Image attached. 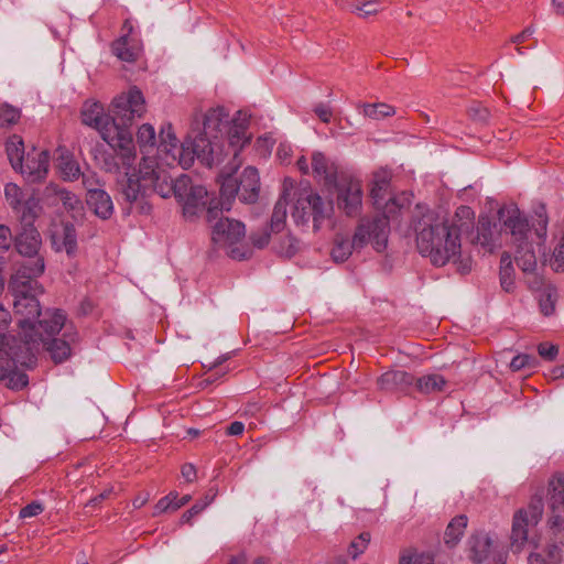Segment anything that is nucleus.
I'll return each instance as SVG.
<instances>
[{
	"instance_id": "obj_1",
	"label": "nucleus",
	"mask_w": 564,
	"mask_h": 564,
	"mask_svg": "<svg viewBox=\"0 0 564 564\" xmlns=\"http://www.w3.org/2000/svg\"><path fill=\"white\" fill-rule=\"evenodd\" d=\"M475 213L459 206L451 221L440 220L431 210L414 219L416 247L433 264L442 267L460 252V235L474 228Z\"/></svg>"
},
{
	"instance_id": "obj_2",
	"label": "nucleus",
	"mask_w": 564,
	"mask_h": 564,
	"mask_svg": "<svg viewBox=\"0 0 564 564\" xmlns=\"http://www.w3.org/2000/svg\"><path fill=\"white\" fill-rule=\"evenodd\" d=\"M187 175L182 174L173 178L166 171L159 169L153 159H143L137 172H126L118 180V191L122 199L128 204V213L135 210L139 214L148 215L151 212V204L148 197L156 193L163 198L183 195L186 192Z\"/></svg>"
},
{
	"instance_id": "obj_3",
	"label": "nucleus",
	"mask_w": 564,
	"mask_h": 564,
	"mask_svg": "<svg viewBox=\"0 0 564 564\" xmlns=\"http://www.w3.org/2000/svg\"><path fill=\"white\" fill-rule=\"evenodd\" d=\"M111 122L101 130V138L115 150L121 163H108L109 172H118L120 167H130L135 158V149L131 124L141 118L145 111V100L142 91L133 86L113 98L111 102Z\"/></svg>"
},
{
	"instance_id": "obj_4",
	"label": "nucleus",
	"mask_w": 564,
	"mask_h": 564,
	"mask_svg": "<svg viewBox=\"0 0 564 564\" xmlns=\"http://www.w3.org/2000/svg\"><path fill=\"white\" fill-rule=\"evenodd\" d=\"M194 132L191 129L185 141L178 144L172 124L163 126L160 131V159L166 165H181L184 170L193 165L195 158L208 167L220 164L219 153H216L217 144L202 135H194Z\"/></svg>"
},
{
	"instance_id": "obj_5",
	"label": "nucleus",
	"mask_w": 564,
	"mask_h": 564,
	"mask_svg": "<svg viewBox=\"0 0 564 564\" xmlns=\"http://www.w3.org/2000/svg\"><path fill=\"white\" fill-rule=\"evenodd\" d=\"M66 317L59 310L45 313L43 321L39 322L40 332L34 334L35 343H24L26 349L33 355L42 345L55 364L66 360L72 352V345L78 339V334L72 326L65 325Z\"/></svg>"
},
{
	"instance_id": "obj_6",
	"label": "nucleus",
	"mask_w": 564,
	"mask_h": 564,
	"mask_svg": "<svg viewBox=\"0 0 564 564\" xmlns=\"http://www.w3.org/2000/svg\"><path fill=\"white\" fill-rule=\"evenodd\" d=\"M499 223L511 236L516 245V262L523 272H533L536 268V256L529 241L532 235L528 219L517 205H505L498 210Z\"/></svg>"
},
{
	"instance_id": "obj_7",
	"label": "nucleus",
	"mask_w": 564,
	"mask_h": 564,
	"mask_svg": "<svg viewBox=\"0 0 564 564\" xmlns=\"http://www.w3.org/2000/svg\"><path fill=\"white\" fill-rule=\"evenodd\" d=\"M389 232L387 217L362 219L351 241L341 235L336 236L330 252L332 257L336 262H343L348 259L354 249L362 248L368 242L378 252H381L387 248Z\"/></svg>"
},
{
	"instance_id": "obj_8",
	"label": "nucleus",
	"mask_w": 564,
	"mask_h": 564,
	"mask_svg": "<svg viewBox=\"0 0 564 564\" xmlns=\"http://www.w3.org/2000/svg\"><path fill=\"white\" fill-rule=\"evenodd\" d=\"M237 170H230V164L220 173L221 209L229 210L236 196L247 204L257 202L260 192V177L256 167L248 166L239 177L232 176Z\"/></svg>"
},
{
	"instance_id": "obj_9",
	"label": "nucleus",
	"mask_w": 564,
	"mask_h": 564,
	"mask_svg": "<svg viewBox=\"0 0 564 564\" xmlns=\"http://www.w3.org/2000/svg\"><path fill=\"white\" fill-rule=\"evenodd\" d=\"M333 213V204L324 200L312 189H300L292 210V218L297 225H306L312 219L313 227L318 230Z\"/></svg>"
},
{
	"instance_id": "obj_10",
	"label": "nucleus",
	"mask_w": 564,
	"mask_h": 564,
	"mask_svg": "<svg viewBox=\"0 0 564 564\" xmlns=\"http://www.w3.org/2000/svg\"><path fill=\"white\" fill-rule=\"evenodd\" d=\"M544 510L543 490L532 495L528 508L516 511L512 519L510 546L513 552H520L528 542L530 527H535L542 519Z\"/></svg>"
},
{
	"instance_id": "obj_11",
	"label": "nucleus",
	"mask_w": 564,
	"mask_h": 564,
	"mask_svg": "<svg viewBox=\"0 0 564 564\" xmlns=\"http://www.w3.org/2000/svg\"><path fill=\"white\" fill-rule=\"evenodd\" d=\"M186 187V192L177 197L186 218L192 219L205 212L207 221L212 223L223 213L221 199H209L206 188L202 185H193L189 176H187Z\"/></svg>"
},
{
	"instance_id": "obj_12",
	"label": "nucleus",
	"mask_w": 564,
	"mask_h": 564,
	"mask_svg": "<svg viewBox=\"0 0 564 564\" xmlns=\"http://www.w3.org/2000/svg\"><path fill=\"white\" fill-rule=\"evenodd\" d=\"M13 310L18 317V325L21 328L20 336L24 343H35L34 336L41 330L39 327V317L41 316L40 303L36 299L39 294H12Z\"/></svg>"
},
{
	"instance_id": "obj_13",
	"label": "nucleus",
	"mask_w": 564,
	"mask_h": 564,
	"mask_svg": "<svg viewBox=\"0 0 564 564\" xmlns=\"http://www.w3.org/2000/svg\"><path fill=\"white\" fill-rule=\"evenodd\" d=\"M31 262H17L15 269L9 281V290L12 294H42L43 288L39 278L45 271V260L36 259Z\"/></svg>"
},
{
	"instance_id": "obj_14",
	"label": "nucleus",
	"mask_w": 564,
	"mask_h": 564,
	"mask_svg": "<svg viewBox=\"0 0 564 564\" xmlns=\"http://www.w3.org/2000/svg\"><path fill=\"white\" fill-rule=\"evenodd\" d=\"M246 235L245 225L241 221L219 218L212 227V240L215 245L228 248L229 256L232 259L243 260L248 253L235 247Z\"/></svg>"
},
{
	"instance_id": "obj_15",
	"label": "nucleus",
	"mask_w": 564,
	"mask_h": 564,
	"mask_svg": "<svg viewBox=\"0 0 564 564\" xmlns=\"http://www.w3.org/2000/svg\"><path fill=\"white\" fill-rule=\"evenodd\" d=\"M4 196L21 223H34L42 212L40 199L33 193L23 192L14 183L6 185Z\"/></svg>"
},
{
	"instance_id": "obj_16",
	"label": "nucleus",
	"mask_w": 564,
	"mask_h": 564,
	"mask_svg": "<svg viewBox=\"0 0 564 564\" xmlns=\"http://www.w3.org/2000/svg\"><path fill=\"white\" fill-rule=\"evenodd\" d=\"M389 180L386 175L376 174L370 188V197L376 209L382 210V214L376 217H387L388 220L401 208L410 204L405 194L391 197L389 194ZM388 227L390 228L389 225Z\"/></svg>"
},
{
	"instance_id": "obj_17",
	"label": "nucleus",
	"mask_w": 564,
	"mask_h": 564,
	"mask_svg": "<svg viewBox=\"0 0 564 564\" xmlns=\"http://www.w3.org/2000/svg\"><path fill=\"white\" fill-rule=\"evenodd\" d=\"M248 119L235 118L232 124L229 127L227 138H220V142L224 141L223 160L225 156L231 155L229 161L230 170H238L242 164V160L239 158L240 151L245 145L249 144L251 135L248 133Z\"/></svg>"
},
{
	"instance_id": "obj_18",
	"label": "nucleus",
	"mask_w": 564,
	"mask_h": 564,
	"mask_svg": "<svg viewBox=\"0 0 564 564\" xmlns=\"http://www.w3.org/2000/svg\"><path fill=\"white\" fill-rule=\"evenodd\" d=\"M228 123V113L223 107L209 109L204 115L203 129L200 130L199 121H196L192 127L195 130L194 135H202L203 138L209 139L212 142L217 144L216 153H219L220 163L223 162L224 141L220 142L218 134Z\"/></svg>"
},
{
	"instance_id": "obj_19",
	"label": "nucleus",
	"mask_w": 564,
	"mask_h": 564,
	"mask_svg": "<svg viewBox=\"0 0 564 564\" xmlns=\"http://www.w3.org/2000/svg\"><path fill=\"white\" fill-rule=\"evenodd\" d=\"M545 502L550 509L549 524L564 529V473H555L547 481Z\"/></svg>"
},
{
	"instance_id": "obj_20",
	"label": "nucleus",
	"mask_w": 564,
	"mask_h": 564,
	"mask_svg": "<svg viewBox=\"0 0 564 564\" xmlns=\"http://www.w3.org/2000/svg\"><path fill=\"white\" fill-rule=\"evenodd\" d=\"M468 557L475 564H506V554L494 545L486 533H477L468 541Z\"/></svg>"
},
{
	"instance_id": "obj_21",
	"label": "nucleus",
	"mask_w": 564,
	"mask_h": 564,
	"mask_svg": "<svg viewBox=\"0 0 564 564\" xmlns=\"http://www.w3.org/2000/svg\"><path fill=\"white\" fill-rule=\"evenodd\" d=\"M337 205L346 215L355 216L361 207L362 191L360 181L341 175L336 184Z\"/></svg>"
},
{
	"instance_id": "obj_22",
	"label": "nucleus",
	"mask_w": 564,
	"mask_h": 564,
	"mask_svg": "<svg viewBox=\"0 0 564 564\" xmlns=\"http://www.w3.org/2000/svg\"><path fill=\"white\" fill-rule=\"evenodd\" d=\"M22 230L17 235L14 247L23 259L20 262H31L30 260L44 259L41 252L42 238L33 223H22Z\"/></svg>"
},
{
	"instance_id": "obj_23",
	"label": "nucleus",
	"mask_w": 564,
	"mask_h": 564,
	"mask_svg": "<svg viewBox=\"0 0 564 564\" xmlns=\"http://www.w3.org/2000/svg\"><path fill=\"white\" fill-rule=\"evenodd\" d=\"M48 151L32 149L17 171H20L29 182H41L48 173Z\"/></svg>"
},
{
	"instance_id": "obj_24",
	"label": "nucleus",
	"mask_w": 564,
	"mask_h": 564,
	"mask_svg": "<svg viewBox=\"0 0 564 564\" xmlns=\"http://www.w3.org/2000/svg\"><path fill=\"white\" fill-rule=\"evenodd\" d=\"M0 381H6L7 387L13 390H20L29 382L28 376L17 370V361L9 358L3 348H0Z\"/></svg>"
},
{
	"instance_id": "obj_25",
	"label": "nucleus",
	"mask_w": 564,
	"mask_h": 564,
	"mask_svg": "<svg viewBox=\"0 0 564 564\" xmlns=\"http://www.w3.org/2000/svg\"><path fill=\"white\" fill-rule=\"evenodd\" d=\"M502 228L499 230L497 224L491 223L489 219H480L478 223V234L476 237L477 243H479L485 251L494 252L497 248L501 247L502 243V230L509 234L501 224Z\"/></svg>"
},
{
	"instance_id": "obj_26",
	"label": "nucleus",
	"mask_w": 564,
	"mask_h": 564,
	"mask_svg": "<svg viewBox=\"0 0 564 564\" xmlns=\"http://www.w3.org/2000/svg\"><path fill=\"white\" fill-rule=\"evenodd\" d=\"M377 383L382 391H406L414 384V377L404 370H390L381 375Z\"/></svg>"
},
{
	"instance_id": "obj_27",
	"label": "nucleus",
	"mask_w": 564,
	"mask_h": 564,
	"mask_svg": "<svg viewBox=\"0 0 564 564\" xmlns=\"http://www.w3.org/2000/svg\"><path fill=\"white\" fill-rule=\"evenodd\" d=\"M52 247L59 252L65 250L67 256L73 257L77 251V235L73 225L65 224L61 230L52 234Z\"/></svg>"
},
{
	"instance_id": "obj_28",
	"label": "nucleus",
	"mask_w": 564,
	"mask_h": 564,
	"mask_svg": "<svg viewBox=\"0 0 564 564\" xmlns=\"http://www.w3.org/2000/svg\"><path fill=\"white\" fill-rule=\"evenodd\" d=\"M80 117L84 124L97 129L100 134L108 122H111V118L105 116L102 105L97 101H86L83 105Z\"/></svg>"
},
{
	"instance_id": "obj_29",
	"label": "nucleus",
	"mask_w": 564,
	"mask_h": 564,
	"mask_svg": "<svg viewBox=\"0 0 564 564\" xmlns=\"http://www.w3.org/2000/svg\"><path fill=\"white\" fill-rule=\"evenodd\" d=\"M87 204L94 213L101 219H108L113 213V203L109 194L104 189H89L87 193Z\"/></svg>"
},
{
	"instance_id": "obj_30",
	"label": "nucleus",
	"mask_w": 564,
	"mask_h": 564,
	"mask_svg": "<svg viewBox=\"0 0 564 564\" xmlns=\"http://www.w3.org/2000/svg\"><path fill=\"white\" fill-rule=\"evenodd\" d=\"M293 188V182L291 180H285L283 184V193L280 196L279 200L275 203L272 216H271V231L274 234H279L284 226L286 218V206H288V197L291 195L290 191Z\"/></svg>"
},
{
	"instance_id": "obj_31",
	"label": "nucleus",
	"mask_w": 564,
	"mask_h": 564,
	"mask_svg": "<svg viewBox=\"0 0 564 564\" xmlns=\"http://www.w3.org/2000/svg\"><path fill=\"white\" fill-rule=\"evenodd\" d=\"M312 169L314 174L323 180L326 185H334L338 181L336 166L321 152L312 155Z\"/></svg>"
},
{
	"instance_id": "obj_32",
	"label": "nucleus",
	"mask_w": 564,
	"mask_h": 564,
	"mask_svg": "<svg viewBox=\"0 0 564 564\" xmlns=\"http://www.w3.org/2000/svg\"><path fill=\"white\" fill-rule=\"evenodd\" d=\"M6 151L14 170L22 166L24 161V143L20 135L13 134L6 142Z\"/></svg>"
},
{
	"instance_id": "obj_33",
	"label": "nucleus",
	"mask_w": 564,
	"mask_h": 564,
	"mask_svg": "<svg viewBox=\"0 0 564 564\" xmlns=\"http://www.w3.org/2000/svg\"><path fill=\"white\" fill-rule=\"evenodd\" d=\"M415 388L419 392L430 394L443 391L446 380L437 373L426 375L421 378H414Z\"/></svg>"
},
{
	"instance_id": "obj_34",
	"label": "nucleus",
	"mask_w": 564,
	"mask_h": 564,
	"mask_svg": "<svg viewBox=\"0 0 564 564\" xmlns=\"http://www.w3.org/2000/svg\"><path fill=\"white\" fill-rule=\"evenodd\" d=\"M500 285L503 291L511 293L516 289L514 269L512 267L511 257L508 252H503L500 258Z\"/></svg>"
},
{
	"instance_id": "obj_35",
	"label": "nucleus",
	"mask_w": 564,
	"mask_h": 564,
	"mask_svg": "<svg viewBox=\"0 0 564 564\" xmlns=\"http://www.w3.org/2000/svg\"><path fill=\"white\" fill-rule=\"evenodd\" d=\"M467 522L468 519L464 514L457 516L451 520L444 533V541L447 545L454 546L457 544L464 534Z\"/></svg>"
},
{
	"instance_id": "obj_36",
	"label": "nucleus",
	"mask_w": 564,
	"mask_h": 564,
	"mask_svg": "<svg viewBox=\"0 0 564 564\" xmlns=\"http://www.w3.org/2000/svg\"><path fill=\"white\" fill-rule=\"evenodd\" d=\"M112 53L121 61L135 62L139 57V48L129 44L127 35L116 40L112 45Z\"/></svg>"
},
{
	"instance_id": "obj_37",
	"label": "nucleus",
	"mask_w": 564,
	"mask_h": 564,
	"mask_svg": "<svg viewBox=\"0 0 564 564\" xmlns=\"http://www.w3.org/2000/svg\"><path fill=\"white\" fill-rule=\"evenodd\" d=\"M561 558V549L555 544H549L541 552L531 554L528 564H560Z\"/></svg>"
},
{
	"instance_id": "obj_38",
	"label": "nucleus",
	"mask_w": 564,
	"mask_h": 564,
	"mask_svg": "<svg viewBox=\"0 0 564 564\" xmlns=\"http://www.w3.org/2000/svg\"><path fill=\"white\" fill-rule=\"evenodd\" d=\"M191 499L192 497L189 495H185L182 498H178L177 492H170L167 496L160 499L155 505V514L176 511L181 507L187 505Z\"/></svg>"
},
{
	"instance_id": "obj_39",
	"label": "nucleus",
	"mask_w": 564,
	"mask_h": 564,
	"mask_svg": "<svg viewBox=\"0 0 564 564\" xmlns=\"http://www.w3.org/2000/svg\"><path fill=\"white\" fill-rule=\"evenodd\" d=\"M534 216H535V223L532 225L533 229H534L533 234L538 238L536 243L541 245L542 242H544V240L546 238L547 223H549L546 207L544 204H539L534 208Z\"/></svg>"
},
{
	"instance_id": "obj_40",
	"label": "nucleus",
	"mask_w": 564,
	"mask_h": 564,
	"mask_svg": "<svg viewBox=\"0 0 564 564\" xmlns=\"http://www.w3.org/2000/svg\"><path fill=\"white\" fill-rule=\"evenodd\" d=\"M58 199L63 203L64 207L73 212V217L76 218L77 215H82L83 204L82 200L72 192L66 191L64 188H58L55 192Z\"/></svg>"
},
{
	"instance_id": "obj_41",
	"label": "nucleus",
	"mask_w": 564,
	"mask_h": 564,
	"mask_svg": "<svg viewBox=\"0 0 564 564\" xmlns=\"http://www.w3.org/2000/svg\"><path fill=\"white\" fill-rule=\"evenodd\" d=\"M364 110L362 113L371 119L379 120L386 117H391L395 113L394 107L384 104V102H377V104H365L362 106Z\"/></svg>"
},
{
	"instance_id": "obj_42",
	"label": "nucleus",
	"mask_w": 564,
	"mask_h": 564,
	"mask_svg": "<svg viewBox=\"0 0 564 564\" xmlns=\"http://www.w3.org/2000/svg\"><path fill=\"white\" fill-rule=\"evenodd\" d=\"M58 169L63 178L67 181H74L80 175L78 163L69 155L59 156Z\"/></svg>"
},
{
	"instance_id": "obj_43",
	"label": "nucleus",
	"mask_w": 564,
	"mask_h": 564,
	"mask_svg": "<svg viewBox=\"0 0 564 564\" xmlns=\"http://www.w3.org/2000/svg\"><path fill=\"white\" fill-rule=\"evenodd\" d=\"M557 301L556 290L552 286L545 288L539 297L540 311L544 316H550L555 312Z\"/></svg>"
},
{
	"instance_id": "obj_44",
	"label": "nucleus",
	"mask_w": 564,
	"mask_h": 564,
	"mask_svg": "<svg viewBox=\"0 0 564 564\" xmlns=\"http://www.w3.org/2000/svg\"><path fill=\"white\" fill-rule=\"evenodd\" d=\"M229 359V355H221L219 356L209 367L208 370L205 372L206 378L204 381L208 384L214 383L219 378L225 376L229 369H223L221 366L224 362H226Z\"/></svg>"
},
{
	"instance_id": "obj_45",
	"label": "nucleus",
	"mask_w": 564,
	"mask_h": 564,
	"mask_svg": "<svg viewBox=\"0 0 564 564\" xmlns=\"http://www.w3.org/2000/svg\"><path fill=\"white\" fill-rule=\"evenodd\" d=\"M21 117L20 109L9 105H0V127L7 128L15 124Z\"/></svg>"
},
{
	"instance_id": "obj_46",
	"label": "nucleus",
	"mask_w": 564,
	"mask_h": 564,
	"mask_svg": "<svg viewBox=\"0 0 564 564\" xmlns=\"http://www.w3.org/2000/svg\"><path fill=\"white\" fill-rule=\"evenodd\" d=\"M273 249L279 254L291 258L299 250V241L290 235H284L278 245L274 243Z\"/></svg>"
},
{
	"instance_id": "obj_47",
	"label": "nucleus",
	"mask_w": 564,
	"mask_h": 564,
	"mask_svg": "<svg viewBox=\"0 0 564 564\" xmlns=\"http://www.w3.org/2000/svg\"><path fill=\"white\" fill-rule=\"evenodd\" d=\"M155 130L150 123L142 124L137 132V142L141 149L155 145Z\"/></svg>"
},
{
	"instance_id": "obj_48",
	"label": "nucleus",
	"mask_w": 564,
	"mask_h": 564,
	"mask_svg": "<svg viewBox=\"0 0 564 564\" xmlns=\"http://www.w3.org/2000/svg\"><path fill=\"white\" fill-rule=\"evenodd\" d=\"M399 564H434V562L430 554L405 550L400 555Z\"/></svg>"
},
{
	"instance_id": "obj_49",
	"label": "nucleus",
	"mask_w": 564,
	"mask_h": 564,
	"mask_svg": "<svg viewBox=\"0 0 564 564\" xmlns=\"http://www.w3.org/2000/svg\"><path fill=\"white\" fill-rule=\"evenodd\" d=\"M371 540L369 532H361L355 540H352L348 547V554L352 558H357L358 555L362 554Z\"/></svg>"
},
{
	"instance_id": "obj_50",
	"label": "nucleus",
	"mask_w": 564,
	"mask_h": 564,
	"mask_svg": "<svg viewBox=\"0 0 564 564\" xmlns=\"http://www.w3.org/2000/svg\"><path fill=\"white\" fill-rule=\"evenodd\" d=\"M381 11L380 1L379 0H369L356 4L352 12L357 13L358 17L362 19H367L369 17L376 15Z\"/></svg>"
},
{
	"instance_id": "obj_51",
	"label": "nucleus",
	"mask_w": 564,
	"mask_h": 564,
	"mask_svg": "<svg viewBox=\"0 0 564 564\" xmlns=\"http://www.w3.org/2000/svg\"><path fill=\"white\" fill-rule=\"evenodd\" d=\"M550 264L556 272H564V236L554 248Z\"/></svg>"
},
{
	"instance_id": "obj_52",
	"label": "nucleus",
	"mask_w": 564,
	"mask_h": 564,
	"mask_svg": "<svg viewBox=\"0 0 564 564\" xmlns=\"http://www.w3.org/2000/svg\"><path fill=\"white\" fill-rule=\"evenodd\" d=\"M271 232V229L269 230L267 227L252 232L250 236L252 245L258 249L267 247L270 241Z\"/></svg>"
},
{
	"instance_id": "obj_53",
	"label": "nucleus",
	"mask_w": 564,
	"mask_h": 564,
	"mask_svg": "<svg viewBox=\"0 0 564 564\" xmlns=\"http://www.w3.org/2000/svg\"><path fill=\"white\" fill-rule=\"evenodd\" d=\"M539 355L545 360H554L558 354V347L550 343H541L538 346Z\"/></svg>"
},
{
	"instance_id": "obj_54",
	"label": "nucleus",
	"mask_w": 564,
	"mask_h": 564,
	"mask_svg": "<svg viewBox=\"0 0 564 564\" xmlns=\"http://www.w3.org/2000/svg\"><path fill=\"white\" fill-rule=\"evenodd\" d=\"M533 361H534V358L531 357L530 355H527V354L518 355L512 358V360L510 362V368L513 371H518L525 367H531L533 365Z\"/></svg>"
},
{
	"instance_id": "obj_55",
	"label": "nucleus",
	"mask_w": 564,
	"mask_h": 564,
	"mask_svg": "<svg viewBox=\"0 0 564 564\" xmlns=\"http://www.w3.org/2000/svg\"><path fill=\"white\" fill-rule=\"evenodd\" d=\"M43 510H44V507L42 503H40L37 501H33V502L26 505L25 507H23L20 510L19 516L22 519L32 518V517L40 514Z\"/></svg>"
},
{
	"instance_id": "obj_56",
	"label": "nucleus",
	"mask_w": 564,
	"mask_h": 564,
	"mask_svg": "<svg viewBox=\"0 0 564 564\" xmlns=\"http://www.w3.org/2000/svg\"><path fill=\"white\" fill-rule=\"evenodd\" d=\"M10 322V313L0 305V348L4 345L6 332Z\"/></svg>"
},
{
	"instance_id": "obj_57",
	"label": "nucleus",
	"mask_w": 564,
	"mask_h": 564,
	"mask_svg": "<svg viewBox=\"0 0 564 564\" xmlns=\"http://www.w3.org/2000/svg\"><path fill=\"white\" fill-rule=\"evenodd\" d=\"M12 243V235L9 227L0 225V251H8Z\"/></svg>"
},
{
	"instance_id": "obj_58",
	"label": "nucleus",
	"mask_w": 564,
	"mask_h": 564,
	"mask_svg": "<svg viewBox=\"0 0 564 564\" xmlns=\"http://www.w3.org/2000/svg\"><path fill=\"white\" fill-rule=\"evenodd\" d=\"M205 508L206 503H200L199 501H197L195 505L192 506L191 509L183 513L181 521L183 523H189L192 518L199 514Z\"/></svg>"
},
{
	"instance_id": "obj_59",
	"label": "nucleus",
	"mask_w": 564,
	"mask_h": 564,
	"mask_svg": "<svg viewBox=\"0 0 564 564\" xmlns=\"http://www.w3.org/2000/svg\"><path fill=\"white\" fill-rule=\"evenodd\" d=\"M314 112L321 119V121L325 123H328L333 117L332 109L324 104L316 105L314 108Z\"/></svg>"
},
{
	"instance_id": "obj_60",
	"label": "nucleus",
	"mask_w": 564,
	"mask_h": 564,
	"mask_svg": "<svg viewBox=\"0 0 564 564\" xmlns=\"http://www.w3.org/2000/svg\"><path fill=\"white\" fill-rule=\"evenodd\" d=\"M183 478H185L186 481L192 482L196 478V469L194 465L192 464H184L181 469Z\"/></svg>"
},
{
	"instance_id": "obj_61",
	"label": "nucleus",
	"mask_w": 564,
	"mask_h": 564,
	"mask_svg": "<svg viewBox=\"0 0 564 564\" xmlns=\"http://www.w3.org/2000/svg\"><path fill=\"white\" fill-rule=\"evenodd\" d=\"M245 425L239 421H235L227 426L226 434L230 436H238L243 433Z\"/></svg>"
},
{
	"instance_id": "obj_62",
	"label": "nucleus",
	"mask_w": 564,
	"mask_h": 564,
	"mask_svg": "<svg viewBox=\"0 0 564 564\" xmlns=\"http://www.w3.org/2000/svg\"><path fill=\"white\" fill-rule=\"evenodd\" d=\"M112 492L111 489L109 490H105L104 492L99 494L98 496L91 498L88 503L86 505V507H96L98 505H100L105 499H107L110 494Z\"/></svg>"
},
{
	"instance_id": "obj_63",
	"label": "nucleus",
	"mask_w": 564,
	"mask_h": 564,
	"mask_svg": "<svg viewBox=\"0 0 564 564\" xmlns=\"http://www.w3.org/2000/svg\"><path fill=\"white\" fill-rule=\"evenodd\" d=\"M532 34V30L530 28L523 30L521 33L514 35L511 41L516 44L523 43L528 36Z\"/></svg>"
},
{
	"instance_id": "obj_64",
	"label": "nucleus",
	"mask_w": 564,
	"mask_h": 564,
	"mask_svg": "<svg viewBox=\"0 0 564 564\" xmlns=\"http://www.w3.org/2000/svg\"><path fill=\"white\" fill-rule=\"evenodd\" d=\"M553 10L558 15H564V0H551Z\"/></svg>"
}]
</instances>
